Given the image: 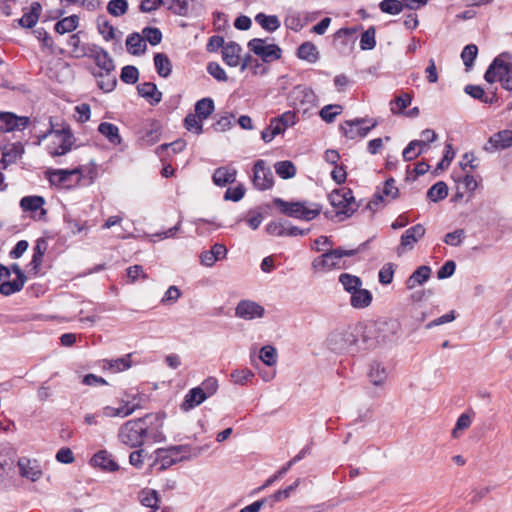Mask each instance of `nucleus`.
Returning <instances> with one entry per match:
<instances>
[{
    "mask_svg": "<svg viewBox=\"0 0 512 512\" xmlns=\"http://www.w3.org/2000/svg\"><path fill=\"white\" fill-rule=\"evenodd\" d=\"M153 420H158V416L147 414L144 417L126 421L118 430V440L130 448L141 447L145 438L149 435V424Z\"/></svg>",
    "mask_w": 512,
    "mask_h": 512,
    "instance_id": "nucleus-1",
    "label": "nucleus"
},
{
    "mask_svg": "<svg viewBox=\"0 0 512 512\" xmlns=\"http://www.w3.org/2000/svg\"><path fill=\"white\" fill-rule=\"evenodd\" d=\"M512 56L508 52H503L497 56L484 74V79L488 83L499 81L506 90H512Z\"/></svg>",
    "mask_w": 512,
    "mask_h": 512,
    "instance_id": "nucleus-2",
    "label": "nucleus"
},
{
    "mask_svg": "<svg viewBox=\"0 0 512 512\" xmlns=\"http://www.w3.org/2000/svg\"><path fill=\"white\" fill-rule=\"evenodd\" d=\"M274 203L283 214L302 221L315 219L322 210L321 205L307 201L288 202L277 198Z\"/></svg>",
    "mask_w": 512,
    "mask_h": 512,
    "instance_id": "nucleus-3",
    "label": "nucleus"
},
{
    "mask_svg": "<svg viewBox=\"0 0 512 512\" xmlns=\"http://www.w3.org/2000/svg\"><path fill=\"white\" fill-rule=\"evenodd\" d=\"M359 334L357 327L337 329L330 333L327 343L337 353L354 352L358 350Z\"/></svg>",
    "mask_w": 512,
    "mask_h": 512,
    "instance_id": "nucleus-4",
    "label": "nucleus"
},
{
    "mask_svg": "<svg viewBox=\"0 0 512 512\" xmlns=\"http://www.w3.org/2000/svg\"><path fill=\"white\" fill-rule=\"evenodd\" d=\"M358 252L357 249H330L322 255L313 259L311 267L315 272H327L332 269H341L343 257H352Z\"/></svg>",
    "mask_w": 512,
    "mask_h": 512,
    "instance_id": "nucleus-5",
    "label": "nucleus"
},
{
    "mask_svg": "<svg viewBox=\"0 0 512 512\" xmlns=\"http://www.w3.org/2000/svg\"><path fill=\"white\" fill-rule=\"evenodd\" d=\"M249 50L260 57L264 62L279 60L282 56V49L269 39L253 38L247 44Z\"/></svg>",
    "mask_w": 512,
    "mask_h": 512,
    "instance_id": "nucleus-6",
    "label": "nucleus"
},
{
    "mask_svg": "<svg viewBox=\"0 0 512 512\" xmlns=\"http://www.w3.org/2000/svg\"><path fill=\"white\" fill-rule=\"evenodd\" d=\"M329 200L331 205L337 209L338 215H345L346 217L351 216L358 208V205L353 196V192L347 188H341L334 190Z\"/></svg>",
    "mask_w": 512,
    "mask_h": 512,
    "instance_id": "nucleus-7",
    "label": "nucleus"
},
{
    "mask_svg": "<svg viewBox=\"0 0 512 512\" xmlns=\"http://www.w3.org/2000/svg\"><path fill=\"white\" fill-rule=\"evenodd\" d=\"M315 100L313 90L303 85L294 87L288 95L289 106L304 113L315 106Z\"/></svg>",
    "mask_w": 512,
    "mask_h": 512,
    "instance_id": "nucleus-8",
    "label": "nucleus"
},
{
    "mask_svg": "<svg viewBox=\"0 0 512 512\" xmlns=\"http://www.w3.org/2000/svg\"><path fill=\"white\" fill-rule=\"evenodd\" d=\"M377 126L376 120H368L366 118H356L354 120H346L340 129L343 135L350 139L364 138L368 133Z\"/></svg>",
    "mask_w": 512,
    "mask_h": 512,
    "instance_id": "nucleus-9",
    "label": "nucleus"
},
{
    "mask_svg": "<svg viewBox=\"0 0 512 512\" xmlns=\"http://www.w3.org/2000/svg\"><path fill=\"white\" fill-rule=\"evenodd\" d=\"M437 139V134L432 129H425L421 132V139L412 140L404 148L402 152L403 159L405 161H412L419 155L426 152L429 148V144Z\"/></svg>",
    "mask_w": 512,
    "mask_h": 512,
    "instance_id": "nucleus-10",
    "label": "nucleus"
},
{
    "mask_svg": "<svg viewBox=\"0 0 512 512\" xmlns=\"http://www.w3.org/2000/svg\"><path fill=\"white\" fill-rule=\"evenodd\" d=\"M81 177L82 173L78 168L71 170L57 169L49 173L50 183L65 189L76 186L80 182Z\"/></svg>",
    "mask_w": 512,
    "mask_h": 512,
    "instance_id": "nucleus-11",
    "label": "nucleus"
},
{
    "mask_svg": "<svg viewBox=\"0 0 512 512\" xmlns=\"http://www.w3.org/2000/svg\"><path fill=\"white\" fill-rule=\"evenodd\" d=\"M253 184L258 190L264 191L272 188L274 184L273 173L264 160L254 164Z\"/></svg>",
    "mask_w": 512,
    "mask_h": 512,
    "instance_id": "nucleus-12",
    "label": "nucleus"
},
{
    "mask_svg": "<svg viewBox=\"0 0 512 512\" xmlns=\"http://www.w3.org/2000/svg\"><path fill=\"white\" fill-rule=\"evenodd\" d=\"M297 485L292 484L286 487L283 490H278L274 494L270 495L269 497L262 498L258 501H255L254 503L245 506L242 508L239 512H259L260 509L265 506L266 504L273 506L274 503L282 501L286 498H288L295 490Z\"/></svg>",
    "mask_w": 512,
    "mask_h": 512,
    "instance_id": "nucleus-13",
    "label": "nucleus"
},
{
    "mask_svg": "<svg viewBox=\"0 0 512 512\" xmlns=\"http://www.w3.org/2000/svg\"><path fill=\"white\" fill-rule=\"evenodd\" d=\"M29 122L30 119L26 116H17L12 112L0 111V131L2 132L23 131Z\"/></svg>",
    "mask_w": 512,
    "mask_h": 512,
    "instance_id": "nucleus-14",
    "label": "nucleus"
},
{
    "mask_svg": "<svg viewBox=\"0 0 512 512\" xmlns=\"http://www.w3.org/2000/svg\"><path fill=\"white\" fill-rule=\"evenodd\" d=\"M398 188L395 186V180L389 178L381 189H378L373 199L368 203L367 207L371 210L376 209L380 204L391 202L398 196Z\"/></svg>",
    "mask_w": 512,
    "mask_h": 512,
    "instance_id": "nucleus-15",
    "label": "nucleus"
},
{
    "mask_svg": "<svg viewBox=\"0 0 512 512\" xmlns=\"http://www.w3.org/2000/svg\"><path fill=\"white\" fill-rule=\"evenodd\" d=\"M425 231L422 224H416L408 228L401 236L397 253L401 255L408 250H412L415 244L425 235Z\"/></svg>",
    "mask_w": 512,
    "mask_h": 512,
    "instance_id": "nucleus-16",
    "label": "nucleus"
},
{
    "mask_svg": "<svg viewBox=\"0 0 512 512\" xmlns=\"http://www.w3.org/2000/svg\"><path fill=\"white\" fill-rule=\"evenodd\" d=\"M264 313V307L252 300H241L235 308V316L244 320L262 318Z\"/></svg>",
    "mask_w": 512,
    "mask_h": 512,
    "instance_id": "nucleus-17",
    "label": "nucleus"
},
{
    "mask_svg": "<svg viewBox=\"0 0 512 512\" xmlns=\"http://www.w3.org/2000/svg\"><path fill=\"white\" fill-rule=\"evenodd\" d=\"M55 141L50 145L49 153L52 156H62L68 153L73 145V135L70 131L62 130L54 132Z\"/></svg>",
    "mask_w": 512,
    "mask_h": 512,
    "instance_id": "nucleus-18",
    "label": "nucleus"
},
{
    "mask_svg": "<svg viewBox=\"0 0 512 512\" xmlns=\"http://www.w3.org/2000/svg\"><path fill=\"white\" fill-rule=\"evenodd\" d=\"M17 466L21 477L28 480H38L42 477V467L36 459L21 457L18 459Z\"/></svg>",
    "mask_w": 512,
    "mask_h": 512,
    "instance_id": "nucleus-19",
    "label": "nucleus"
},
{
    "mask_svg": "<svg viewBox=\"0 0 512 512\" xmlns=\"http://www.w3.org/2000/svg\"><path fill=\"white\" fill-rule=\"evenodd\" d=\"M227 248L221 243H215L210 250L203 251L200 254V263L205 267H212L217 261L225 259Z\"/></svg>",
    "mask_w": 512,
    "mask_h": 512,
    "instance_id": "nucleus-20",
    "label": "nucleus"
},
{
    "mask_svg": "<svg viewBox=\"0 0 512 512\" xmlns=\"http://www.w3.org/2000/svg\"><path fill=\"white\" fill-rule=\"evenodd\" d=\"M89 56L94 60L99 71L113 72L115 65L109 53L101 47L94 46L90 49Z\"/></svg>",
    "mask_w": 512,
    "mask_h": 512,
    "instance_id": "nucleus-21",
    "label": "nucleus"
},
{
    "mask_svg": "<svg viewBox=\"0 0 512 512\" xmlns=\"http://www.w3.org/2000/svg\"><path fill=\"white\" fill-rule=\"evenodd\" d=\"M512 146V130H502L490 137L487 151L507 149Z\"/></svg>",
    "mask_w": 512,
    "mask_h": 512,
    "instance_id": "nucleus-22",
    "label": "nucleus"
},
{
    "mask_svg": "<svg viewBox=\"0 0 512 512\" xmlns=\"http://www.w3.org/2000/svg\"><path fill=\"white\" fill-rule=\"evenodd\" d=\"M90 464L104 471H116L119 468L118 464L107 450H100L94 454L90 460Z\"/></svg>",
    "mask_w": 512,
    "mask_h": 512,
    "instance_id": "nucleus-23",
    "label": "nucleus"
},
{
    "mask_svg": "<svg viewBox=\"0 0 512 512\" xmlns=\"http://www.w3.org/2000/svg\"><path fill=\"white\" fill-rule=\"evenodd\" d=\"M42 6L39 2H33L30 7L25 8L22 17L18 20L19 24L24 28H32L38 22Z\"/></svg>",
    "mask_w": 512,
    "mask_h": 512,
    "instance_id": "nucleus-24",
    "label": "nucleus"
},
{
    "mask_svg": "<svg viewBox=\"0 0 512 512\" xmlns=\"http://www.w3.org/2000/svg\"><path fill=\"white\" fill-rule=\"evenodd\" d=\"M242 48L236 42H228L223 46L222 59L230 67H236L240 63V53Z\"/></svg>",
    "mask_w": 512,
    "mask_h": 512,
    "instance_id": "nucleus-25",
    "label": "nucleus"
},
{
    "mask_svg": "<svg viewBox=\"0 0 512 512\" xmlns=\"http://www.w3.org/2000/svg\"><path fill=\"white\" fill-rule=\"evenodd\" d=\"M139 95L145 98L151 105H156L162 100V93L158 90L156 84L144 82L137 86Z\"/></svg>",
    "mask_w": 512,
    "mask_h": 512,
    "instance_id": "nucleus-26",
    "label": "nucleus"
},
{
    "mask_svg": "<svg viewBox=\"0 0 512 512\" xmlns=\"http://www.w3.org/2000/svg\"><path fill=\"white\" fill-rule=\"evenodd\" d=\"M207 397L202 393V390L198 387H194L188 391L185 395L183 402L180 405L181 410L187 412L191 409L202 404Z\"/></svg>",
    "mask_w": 512,
    "mask_h": 512,
    "instance_id": "nucleus-27",
    "label": "nucleus"
},
{
    "mask_svg": "<svg viewBox=\"0 0 512 512\" xmlns=\"http://www.w3.org/2000/svg\"><path fill=\"white\" fill-rule=\"evenodd\" d=\"M431 275V268L426 265L419 266L406 280L405 285L409 290L427 282Z\"/></svg>",
    "mask_w": 512,
    "mask_h": 512,
    "instance_id": "nucleus-28",
    "label": "nucleus"
},
{
    "mask_svg": "<svg viewBox=\"0 0 512 512\" xmlns=\"http://www.w3.org/2000/svg\"><path fill=\"white\" fill-rule=\"evenodd\" d=\"M236 169L233 167H219L213 173V182L219 187H224L227 184H231L236 179Z\"/></svg>",
    "mask_w": 512,
    "mask_h": 512,
    "instance_id": "nucleus-29",
    "label": "nucleus"
},
{
    "mask_svg": "<svg viewBox=\"0 0 512 512\" xmlns=\"http://www.w3.org/2000/svg\"><path fill=\"white\" fill-rule=\"evenodd\" d=\"M368 377L373 385L383 386L388 377V372L383 364L373 361L369 367Z\"/></svg>",
    "mask_w": 512,
    "mask_h": 512,
    "instance_id": "nucleus-30",
    "label": "nucleus"
},
{
    "mask_svg": "<svg viewBox=\"0 0 512 512\" xmlns=\"http://www.w3.org/2000/svg\"><path fill=\"white\" fill-rule=\"evenodd\" d=\"M126 49L128 53L139 56L145 53L147 44L141 34L134 32L126 39Z\"/></svg>",
    "mask_w": 512,
    "mask_h": 512,
    "instance_id": "nucleus-31",
    "label": "nucleus"
},
{
    "mask_svg": "<svg viewBox=\"0 0 512 512\" xmlns=\"http://www.w3.org/2000/svg\"><path fill=\"white\" fill-rule=\"evenodd\" d=\"M350 295V304L353 308L356 309H363L368 307L373 299L372 293L367 289H363L362 286L355 290V292H352Z\"/></svg>",
    "mask_w": 512,
    "mask_h": 512,
    "instance_id": "nucleus-32",
    "label": "nucleus"
},
{
    "mask_svg": "<svg viewBox=\"0 0 512 512\" xmlns=\"http://www.w3.org/2000/svg\"><path fill=\"white\" fill-rule=\"evenodd\" d=\"M464 92L471 96L472 98L480 100L485 104H493L498 100V97L495 92L489 95L485 93L484 89L479 85H466L464 88Z\"/></svg>",
    "mask_w": 512,
    "mask_h": 512,
    "instance_id": "nucleus-33",
    "label": "nucleus"
},
{
    "mask_svg": "<svg viewBox=\"0 0 512 512\" xmlns=\"http://www.w3.org/2000/svg\"><path fill=\"white\" fill-rule=\"evenodd\" d=\"M131 357L132 354L130 353L116 359H105L103 360V368L114 373L125 371L132 366Z\"/></svg>",
    "mask_w": 512,
    "mask_h": 512,
    "instance_id": "nucleus-34",
    "label": "nucleus"
},
{
    "mask_svg": "<svg viewBox=\"0 0 512 512\" xmlns=\"http://www.w3.org/2000/svg\"><path fill=\"white\" fill-rule=\"evenodd\" d=\"M94 77L97 79L98 87L108 93L114 90L117 80L113 72L97 71L93 72Z\"/></svg>",
    "mask_w": 512,
    "mask_h": 512,
    "instance_id": "nucleus-35",
    "label": "nucleus"
},
{
    "mask_svg": "<svg viewBox=\"0 0 512 512\" xmlns=\"http://www.w3.org/2000/svg\"><path fill=\"white\" fill-rule=\"evenodd\" d=\"M196 0H164L163 5L173 14L179 16H188L190 8Z\"/></svg>",
    "mask_w": 512,
    "mask_h": 512,
    "instance_id": "nucleus-36",
    "label": "nucleus"
},
{
    "mask_svg": "<svg viewBox=\"0 0 512 512\" xmlns=\"http://www.w3.org/2000/svg\"><path fill=\"white\" fill-rule=\"evenodd\" d=\"M98 132L113 145H119L122 141L119 128L115 124L102 122L98 126Z\"/></svg>",
    "mask_w": 512,
    "mask_h": 512,
    "instance_id": "nucleus-37",
    "label": "nucleus"
},
{
    "mask_svg": "<svg viewBox=\"0 0 512 512\" xmlns=\"http://www.w3.org/2000/svg\"><path fill=\"white\" fill-rule=\"evenodd\" d=\"M45 203V200L42 196H25L20 200V207L25 212H36L37 210H41V214L45 215L46 211L42 208Z\"/></svg>",
    "mask_w": 512,
    "mask_h": 512,
    "instance_id": "nucleus-38",
    "label": "nucleus"
},
{
    "mask_svg": "<svg viewBox=\"0 0 512 512\" xmlns=\"http://www.w3.org/2000/svg\"><path fill=\"white\" fill-rule=\"evenodd\" d=\"M297 57L309 63H315L319 59V52L313 43L304 42L297 49Z\"/></svg>",
    "mask_w": 512,
    "mask_h": 512,
    "instance_id": "nucleus-39",
    "label": "nucleus"
},
{
    "mask_svg": "<svg viewBox=\"0 0 512 512\" xmlns=\"http://www.w3.org/2000/svg\"><path fill=\"white\" fill-rule=\"evenodd\" d=\"M138 499L143 506L151 508L153 511L159 508L160 497L156 490L143 489L139 493Z\"/></svg>",
    "mask_w": 512,
    "mask_h": 512,
    "instance_id": "nucleus-40",
    "label": "nucleus"
},
{
    "mask_svg": "<svg viewBox=\"0 0 512 512\" xmlns=\"http://www.w3.org/2000/svg\"><path fill=\"white\" fill-rule=\"evenodd\" d=\"M255 21L267 32H274L281 26V22L276 15H266L258 13L255 16Z\"/></svg>",
    "mask_w": 512,
    "mask_h": 512,
    "instance_id": "nucleus-41",
    "label": "nucleus"
},
{
    "mask_svg": "<svg viewBox=\"0 0 512 512\" xmlns=\"http://www.w3.org/2000/svg\"><path fill=\"white\" fill-rule=\"evenodd\" d=\"M154 65L160 77L167 78L171 74L172 64L164 53H156L154 55Z\"/></svg>",
    "mask_w": 512,
    "mask_h": 512,
    "instance_id": "nucleus-42",
    "label": "nucleus"
},
{
    "mask_svg": "<svg viewBox=\"0 0 512 512\" xmlns=\"http://www.w3.org/2000/svg\"><path fill=\"white\" fill-rule=\"evenodd\" d=\"M48 244L44 238H39L33 248V256L30 261L32 269L37 271L42 263V258L47 250Z\"/></svg>",
    "mask_w": 512,
    "mask_h": 512,
    "instance_id": "nucleus-43",
    "label": "nucleus"
},
{
    "mask_svg": "<svg viewBox=\"0 0 512 512\" xmlns=\"http://www.w3.org/2000/svg\"><path fill=\"white\" fill-rule=\"evenodd\" d=\"M215 110L214 101L207 97L198 100L195 104V114L200 119H207Z\"/></svg>",
    "mask_w": 512,
    "mask_h": 512,
    "instance_id": "nucleus-44",
    "label": "nucleus"
},
{
    "mask_svg": "<svg viewBox=\"0 0 512 512\" xmlns=\"http://www.w3.org/2000/svg\"><path fill=\"white\" fill-rule=\"evenodd\" d=\"M448 195V187L445 182L439 181L432 185L427 191V198L432 202L445 199Z\"/></svg>",
    "mask_w": 512,
    "mask_h": 512,
    "instance_id": "nucleus-45",
    "label": "nucleus"
},
{
    "mask_svg": "<svg viewBox=\"0 0 512 512\" xmlns=\"http://www.w3.org/2000/svg\"><path fill=\"white\" fill-rule=\"evenodd\" d=\"M276 174L282 179L293 178L296 174V167L289 160L278 161L274 164Z\"/></svg>",
    "mask_w": 512,
    "mask_h": 512,
    "instance_id": "nucleus-46",
    "label": "nucleus"
},
{
    "mask_svg": "<svg viewBox=\"0 0 512 512\" xmlns=\"http://www.w3.org/2000/svg\"><path fill=\"white\" fill-rule=\"evenodd\" d=\"M339 282L342 284L344 290L351 294L362 286V280L355 275L349 273H342L339 276Z\"/></svg>",
    "mask_w": 512,
    "mask_h": 512,
    "instance_id": "nucleus-47",
    "label": "nucleus"
},
{
    "mask_svg": "<svg viewBox=\"0 0 512 512\" xmlns=\"http://www.w3.org/2000/svg\"><path fill=\"white\" fill-rule=\"evenodd\" d=\"M27 279L15 278L12 281H3L0 284V293L4 296H10L21 291Z\"/></svg>",
    "mask_w": 512,
    "mask_h": 512,
    "instance_id": "nucleus-48",
    "label": "nucleus"
},
{
    "mask_svg": "<svg viewBox=\"0 0 512 512\" xmlns=\"http://www.w3.org/2000/svg\"><path fill=\"white\" fill-rule=\"evenodd\" d=\"M78 21L79 18L76 15L65 17L55 24V31L59 34L72 32L77 28Z\"/></svg>",
    "mask_w": 512,
    "mask_h": 512,
    "instance_id": "nucleus-49",
    "label": "nucleus"
},
{
    "mask_svg": "<svg viewBox=\"0 0 512 512\" xmlns=\"http://www.w3.org/2000/svg\"><path fill=\"white\" fill-rule=\"evenodd\" d=\"M165 450L170 455V457L173 458L174 463L188 459L192 456L191 448L188 445L172 446Z\"/></svg>",
    "mask_w": 512,
    "mask_h": 512,
    "instance_id": "nucleus-50",
    "label": "nucleus"
},
{
    "mask_svg": "<svg viewBox=\"0 0 512 512\" xmlns=\"http://www.w3.org/2000/svg\"><path fill=\"white\" fill-rule=\"evenodd\" d=\"M412 102V96L408 93H402L394 100L390 101V110L393 114H399L406 109Z\"/></svg>",
    "mask_w": 512,
    "mask_h": 512,
    "instance_id": "nucleus-51",
    "label": "nucleus"
},
{
    "mask_svg": "<svg viewBox=\"0 0 512 512\" xmlns=\"http://www.w3.org/2000/svg\"><path fill=\"white\" fill-rule=\"evenodd\" d=\"M230 377H231V381L234 384L246 385L249 382H251V380L254 377V373L252 372V370H250L248 368L236 369L231 373Z\"/></svg>",
    "mask_w": 512,
    "mask_h": 512,
    "instance_id": "nucleus-52",
    "label": "nucleus"
},
{
    "mask_svg": "<svg viewBox=\"0 0 512 512\" xmlns=\"http://www.w3.org/2000/svg\"><path fill=\"white\" fill-rule=\"evenodd\" d=\"M478 54V48L475 44H469L461 52V59L465 65L466 71L470 70Z\"/></svg>",
    "mask_w": 512,
    "mask_h": 512,
    "instance_id": "nucleus-53",
    "label": "nucleus"
},
{
    "mask_svg": "<svg viewBox=\"0 0 512 512\" xmlns=\"http://www.w3.org/2000/svg\"><path fill=\"white\" fill-rule=\"evenodd\" d=\"M155 454L156 457L153 464L155 469L164 470L175 464L173 458L170 457L165 449H158Z\"/></svg>",
    "mask_w": 512,
    "mask_h": 512,
    "instance_id": "nucleus-54",
    "label": "nucleus"
},
{
    "mask_svg": "<svg viewBox=\"0 0 512 512\" xmlns=\"http://www.w3.org/2000/svg\"><path fill=\"white\" fill-rule=\"evenodd\" d=\"M376 30L374 26H370L366 31L361 34L360 48L362 50H372L376 46L375 39Z\"/></svg>",
    "mask_w": 512,
    "mask_h": 512,
    "instance_id": "nucleus-55",
    "label": "nucleus"
},
{
    "mask_svg": "<svg viewBox=\"0 0 512 512\" xmlns=\"http://www.w3.org/2000/svg\"><path fill=\"white\" fill-rule=\"evenodd\" d=\"M379 7L384 13L397 15L403 10L405 5L403 4V0H383L380 2Z\"/></svg>",
    "mask_w": 512,
    "mask_h": 512,
    "instance_id": "nucleus-56",
    "label": "nucleus"
},
{
    "mask_svg": "<svg viewBox=\"0 0 512 512\" xmlns=\"http://www.w3.org/2000/svg\"><path fill=\"white\" fill-rule=\"evenodd\" d=\"M342 112V106L338 104H329L324 106L320 112L319 115L327 123H331L334 121L337 115H339Z\"/></svg>",
    "mask_w": 512,
    "mask_h": 512,
    "instance_id": "nucleus-57",
    "label": "nucleus"
},
{
    "mask_svg": "<svg viewBox=\"0 0 512 512\" xmlns=\"http://www.w3.org/2000/svg\"><path fill=\"white\" fill-rule=\"evenodd\" d=\"M202 120L196 114H188L184 119L185 128L197 135L203 132Z\"/></svg>",
    "mask_w": 512,
    "mask_h": 512,
    "instance_id": "nucleus-58",
    "label": "nucleus"
},
{
    "mask_svg": "<svg viewBox=\"0 0 512 512\" xmlns=\"http://www.w3.org/2000/svg\"><path fill=\"white\" fill-rule=\"evenodd\" d=\"M128 10L127 0H110L107 4V11L114 17L124 15Z\"/></svg>",
    "mask_w": 512,
    "mask_h": 512,
    "instance_id": "nucleus-59",
    "label": "nucleus"
},
{
    "mask_svg": "<svg viewBox=\"0 0 512 512\" xmlns=\"http://www.w3.org/2000/svg\"><path fill=\"white\" fill-rule=\"evenodd\" d=\"M259 358L267 366H273L277 362V351L271 345H266L261 348Z\"/></svg>",
    "mask_w": 512,
    "mask_h": 512,
    "instance_id": "nucleus-60",
    "label": "nucleus"
},
{
    "mask_svg": "<svg viewBox=\"0 0 512 512\" xmlns=\"http://www.w3.org/2000/svg\"><path fill=\"white\" fill-rule=\"evenodd\" d=\"M120 79L126 84H135L139 79V71L135 66H124L121 70Z\"/></svg>",
    "mask_w": 512,
    "mask_h": 512,
    "instance_id": "nucleus-61",
    "label": "nucleus"
},
{
    "mask_svg": "<svg viewBox=\"0 0 512 512\" xmlns=\"http://www.w3.org/2000/svg\"><path fill=\"white\" fill-rule=\"evenodd\" d=\"M145 42H149L151 45H158L162 40V33L156 27H145L142 30V35Z\"/></svg>",
    "mask_w": 512,
    "mask_h": 512,
    "instance_id": "nucleus-62",
    "label": "nucleus"
},
{
    "mask_svg": "<svg viewBox=\"0 0 512 512\" xmlns=\"http://www.w3.org/2000/svg\"><path fill=\"white\" fill-rule=\"evenodd\" d=\"M181 295L182 293L179 290V288L177 286L172 285L166 290L163 297L161 298L160 303L165 306L173 305L178 301Z\"/></svg>",
    "mask_w": 512,
    "mask_h": 512,
    "instance_id": "nucleus-63",
    "label": "nucleus"
},
{
    "mask_svg": "<svg viewBox=\"0 0 512 512\" xmlns=\"http://www.w3.org/2000/svg\"><path fill=\"white\" fill-rule=\"evenodd\" d=\"M67 45L70 48L71 54L75 57H81L86 54L84 47L81 45L78 34H72L69 36Z\"/></svg>",
    "mask_w": 512,
    "mask_h": 512,
    "instance_id": "nucleus-64",
    "label": "nucleus"
}]
</instances>
